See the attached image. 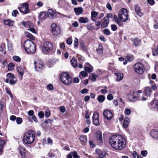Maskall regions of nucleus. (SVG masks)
<instances>
[{
	"label": "nucleus",
	"instance_id": "1",
	"mask_svg": "<svg viewBox=\"0 0 158 158\" xmlns=\"http://www.w3.org/2000/svg\"><path fill=\"white\" fill-rule=\"evenodd\" d=\"M109 141L111 147L116 150H122L126 146V139L120 135H111L110 137Z\"/></svg>",
	"mask_w": 158,
	"mask_h": 158
},
{
	"label": "nucleus",
	"instance_id": "57",
	"mask_svg": "<svg viewBox=\"0 0 158 158\" xmlns=\"http://www.w3.org/2000/svg\"><path fill=\"white\" fill-rule=\"evenodd\" d=\"M87 28L89 30H91L94 29V28L91 24H89L87 25Z\"/></svg>",
	"mask_w": 158,
	"mask_h": 158
},
{
	"label": "nucleus",
	"instance_id": "60",
	"mask_svg": "<svg viewBox=\"0 0 158 158\" xmlns=\"http://www.w3.org/2000/svg\"><path fill=\"white\" fill-rule=\"evenodd\" d=\"M47 89L49 90H52L54 89V87L52 85L49 84L47 85Z\"/></svg>",
	"mask_w": 158,
	"mask_h": 158
},
{
	"label": "nucleus",
	"instance_id": "42",
	"mask_svg": "<svg viewBox=\"0 0 158 158\" xmlns=\"http://www.w3.org/2000/svg\"><path fill=\"white\" fill-rule=\"evenodd\" d=\"M33 26V25L31 23L30 26H29V28L28 29V30L30 31L31 32L34 33H36L37 32L36 31L35 29L34 28L32 27Z\"/></svg>",
	"mask_w": 158,
	"mask_h": 158
},
{
	"label": "nucleus",
	"instance_id": "17",
	"mask_svg": "<svg viewBox=\"0 0 158 158\" xmlns=\"http://www.w3.org/2000/svg\"><path fill=\"white\" fill-rule=\"evenodd\" d=\"M47 14L48 15V17L52 19H53L55 18L56 16V14L52 9L48 10Z\"/></svg>",
	"mask_w": 158,
	"mask_h": 158
},
{
	"label": "nucleus",
	"instance_id": "2",
	"mask_svg": "<svg viewBox=\"0 0 158 158\" xmlns=\"http://www.w3.org/2000/svg\"><path fill=\"white\" fill-rule=\"evenodd\" d=\"M35 133L32 130H29L24 135L23 141L24 143L26 144H30L34 141Z\"/></svg>",
	"mask_w": 158,
	"mask_h": 158
},
{
	"label": "nucleus",
	"instance_id": "16",
	"mask_svg": "<svg viewBox=\"0 0 158 158\" xmlns=\"http://www.w3.org/2000/svg\"><path fill=\"white\" fill-rule=\"evenodd\" d=\"M151 107L154 110L158 111V101L154 100L151 102Z\"/></svg>",
	"mask_w": 158,
	"mask_h": 158
},
{
	"label": "nucleus",
	"instance_id": "48",
	"mask_svg": "<svg viewBox=\"0 0 158 158\" xmlns=\"http://www.w3.org/2000/svg\"><path fill=\"white\" fill-rule=\"evenodd\" d=\"M93 69V68L92 66H91L90 68L85 67L84 68V69L88 73H91L92 72V69Z\"/></svg>",
	"mask_w": 158,
	"mask_h": 158
},
{
	"label": "nucleus",
	"instance_id": "51",
	"mask_svg": "<svg viewBox=\"0 0 158 158\" xmlns=\"http://www.w3.org/2000/svg\"><path fill=\"white\" fill-rule=\"evenodd\" d=\"M16 120L17 123L18 124H21L22 122V119L21 118L18 117L16 118Z\"/></svg>",
	"mask_w": 158,
	"mask_h": 158
},
{
	"label": "nucleus",
	"instance_id": "27",
	"mask_svg": "<svg viewBox=\"0 0 158 158\" xmlns=\"http://www.w3.org/2000/svg\"><path fill=\"white\" fill-rule=\"evenodd\" d=\"M79 139L82 144H85L87 141V136L84 135H81L79 138Z\"/></svg>",
	"mask_w": 158,
	"mask_h": 158
},
{
	"label": "nucleus",
	"instance_id": "11",
	"mask_svg": "<svg viewBox=\"0 0 158 158\" xmlns=\"http://www.w3.org/2000/svg\"><path fill=\"white\" fill-rule=\"evenodd\" d=\"M52 32L54 35H58L61 32V29L60 27L55 23H53L51 25Z\"/></svg>",
	"mask_w": 158,
	"mask_h": 158
},
{
	"label": "nucleus",
	"instance_id": "3",
	"mask_svg": "<svg viewBox=\"0 0 158 158\" xmlns=\"http://www.w3.org/2000/svg\"><path fill=\"white\" fill-rule=\"evenodd\" d=\"M24 47L28 53H34L36 50L35 44L30 40H26L24 43Z\"/></svg>",
	"mask_w": 158,
	"mask_h": 158
},
{
	"label": "nucleus",
	"instance_id": "20",
	"mask_svg": "<svg viewBox=\"0 0 158 158\" xmlns=\"http://www.w3.org/2000/svg\"><path fill=\"white\" fill-rule=\"evenodd\" d=\"M103 21L102 23L101 22V26L102 28L107 27L109 22V20L108 17H105L103 19Z\"/></svg>",
	"mask_w": 158,
	"mask_h": 158
},
{
	"label": "nucleus",
	"instance_id": "33",
	"mask_svg": "<svg viewBox=\"0 0 158 158\" xmlns=\"http://www.w3.org/2000/svg\"><path fill=\"white\" fill-rule=\"evenodd\" d=\"M89 21V19L87 18H84V17H80L79 19V23H86Z\"/></svg>",
	"mask_w": 158,
	"mask_h": 158
},
{
	"label": "nucleus",
	"instance_id": "15",
	"mask_svg": "<svg viewBox=\"0 0 158 158\" xmlns=\"http://www.w3.org/2000/svg\"><path fill=\"white\" fill-rule=\"evenodd\" d=\"M139 96H137L135 92H134L132 94H130L128 95L129 101L131 102L136 101L138 99Z\"/></svg>",
	"mask_w": 158,
	"mask_h": 158
},
{
	"label": "nucleus",
	"instance_id": "45",
	"mask_svg": "<svg viewBox=\"0 0 158 158\" xmlns=\"http://www.w3.org/2000/svg\"><path fill=\"white\" fill-rule=\"evenodd\" d=\"M126 58L129 61H132L134 59V56L131 54L128 55L127 56Z\"/></svg>",
	"mask_w": 158,
	"mask_h": 158
},
{
	"label": "nucleus",
	"instance_id": "7",
	"mask_svg": "<svg viewBox=\"0 0 158 158\" xmlns=\"http://www.w3.org/2000/svg\"><path fill=\"white\" fill-rule=\"evenodd\" d=\"M53 48V44L49 41H46L43 44L42 50L45 53H47L51 52Z\"/></svg>",
	"mask_w": 158,
	"mask_h": 158
},
{
	"label": "nucleus",
	"instance_id": "36",
	"mask_svg": "<svg viewBox=\"0 0 158 158\" xmlns=\"http://www.w3.org/2000/svg\"><path fill=\"white\" fill-rule=\"evenodd\" d=\"M6 48L5 44L4 43H2L0 46V51L2 52V53L5 54L6 53V51L5 50Z\"/></svg>",
	"mask_w": 158,
	"mask_h": 158
},
{
	"label": "nucleus",
	"instance_id": "35",
	"mask_svg": "<svg viewBox=\"0 0 158 158\" xmlns=\"http://www.w3.org/2000/svg\"><path fill=\"white\" fill-rule=\"evenodd\" d=\"M130 122V119L128 118H126L124 120L123 126L125 128H127Z\"/></svg>",
	"mask_w": 158,
	"mask_h": 158
},
{
	"label": "nucleus",
	"instance_id": "62",
	"mask_svg": "<svg viewBox=\"0 0 158 158\" xmlns=\"http://www.w3.org/2000/svg\"><path fill=\"white\" fill-rule=\"evenodd\" d=\"M148 2L151 5H153L155 3V2L154 0H147Z\"/></svg>",
	"mask_w": 158,
	"mask_h": 158
},
{
	"label": "nucleus",
	"instance_id": "32",
	"mask_svg": "<svg viewBox=\"0 0 158 158\" xmlns=\"http://www.w3.org/2000/svg\"><path fill=\"white\" fill-rule=\"evenodd\" d=\"M70 62L71 65L74 68H77L78 66L77 61L75 58H73L70 60Z\"/></svg>",
	"mask_w": 158,
	"mask_h": 158
},
{
	"label": "nucleus",
	"instance_id": "37",
	"mask_svg": "<svg viewBox=\"0 0 158 158\" xmlns=\"http://www.w3.org/2000/svg\"><path fill=\"white\" fill-rule=\"evenodd\" d=\"M114 19L115 20L116 22L120 26H122L123 24L121 21H122L120 19L118 18V17L116 15H114Z\"/></svg>",
	"mask_w": 158,
	"mask_h": 158
},
{
	"label": "nucleus",
	"instance_id": "26",
	"mask_svg": "<svg viewBox=\"0 0 158 158\" xmlns=\"http://www.w3.org/2000/svg\"><path fill=\"white\" fill-rule=\"evenodd\" d=\"M152 91V89L149 87L147 86L145 87L144 92L147 96H149L150 95Z\"/></svg>",
	"mask_w": 158,
	"mask_h": 158
},
{
	"label": "nucleus",
	"instance_id": "8",
	"mask_svg": "<svg viewBox=\"0 0 158 158\" xmlns=\"http://www.w3.org/2000/svg\"><path fill=\"white\" fill-rule=\"evenodd\" d=\"M29 6V5L27 3L25 2L21 4L18 7V9L22 14H27L30 12Z\"/></svg>",
	"mask_w": 158,
	"mask_h": 158
},
{
	"label": "nucleus",
	"instance_id": "29",
	"mask_svg": "<svg viewBox=\"0 0 158 158\" xmlns=\"http://www.w3.org/2000/svg\"><path fill=\"white\" fill-rule=\"evenodd\" d=\"M6 76L8 78L5 80V82L6 83H9L12 79L14 75L11 73H9L7 74Z\"/></svg>",
	"mask_w": 158,
	"mask_h": 158
},
{
	"label": "nucleus",
	"instance_id": "53",
	"mask_svg": "<svg viewBox=\"0 0 158 158\" xmlns=\"http://www.w3.org/2000/svg\"><path fill=\"white\" fill-rule=\"evenodd\" d=\"M125 113L127 115H129L131 113V110L129 109L126 108L125 110Z\"/></svg>",
	"mask_w": 158,
	"mask_h": 158
},
{
	"label": "nucleus",
	"instance_id": "28",
	"mask_svg": "<svg viewBox=\"0 0 158 158\" xmlns=\"http://www.w3.org/2000/svg\"><path fill=\"white\" fill-rule=\"evenodd\" d=\"M19 153L22 158H25V156L26 150L24 148L19 147Z\"/></svg>",
	"mask_w": 158,
	"mask_h": 158
},
{
	"label": "nucleus",
	"instance_id": "58",
	"mask_svg": "<svg viewBox=\"0 0 158 158\" xmlns=\"http://www.w3.org/2000/svg\"><path fill=\"white\" fill-rule=\"evenodd\" d=\"M74 45L75 47H77L78 45V40L76 38L74 40Z\"/></svg>",
	"mask_w": 158,
	"mask_h": 158
},
{
	"label": "nucleus",
	"instance_id": "12",
	"mask_svg": "<svg viewBox=\"0 0 158 158\" xmlns=\"http://www.w3.org/2000/svg\"><path fill=\"white\" fill-rule=\"evenodd\" d=\"M99 113L96 111L94 112L92 118L93 123L96 126L99 125Z\"/></svg>",
	"mask_w": 158,
	"mask_h": 158
},
{
	"label": "nucleus",
	"instance_id": "44",
	"mask_svg": "<svg viewBox=\"0 0 158 158\" xmlns=\"http://www.w3.org/2000/svg\"><path fill=\"white\" fill-rule=\"evenodd\" d=\"M13 59L15 61L19 62L21 61V59L19 56H14L12 57Z\"/></svg>",
	"mask_w": 158,
	"mask_h": 158
},
{
	"label": "nucleus",
	"instance_id": "30",
	"mask_svg": "<svg viewBox=\"0 0 158 158\" xmlns=\"http://www.w3.org/2000/svg\"><path fill=\"white\" fill-rule=\"evenodd\" d=\"M116 76V80L119 81L122 80L123 77V75L122 73H120L115 74Z\"/></svg>",
	"mask_w": 158,
	"mask_h": 158
},
{
	"label": "nucleus",
	"instance_id": "54",
	"mask_svg": "<svg viewBox=\"0 0 158 158\" xmlns=\"http://www.w3.org/2000/svg\"><path fill=\"white\" fill-rule=\"evenodd\" d=\"M38 115L40 118H42L44 116V113L43 111H40L39 112Z\"/></svg>",
	"mask_w": 158,
	"mask_h": 158
},
{
	"label": "nucleus",
	"instance_id": "39",
	"mask_svg": "<svg viewBox=\"0 0 158 158\" xmlns=\"http://www.w3.org/2000/svg\"><path fill=\"white\" fill-rule=\"evenodd\" d=\"M24 35L26 36L31 40H35V37L31 34L27 32H24Z\"/></svg>",
	"mask_w": 158,
	"mask_h": 158
},
{
	"label": "nucleus",
	"instance_id": "55",
	"mask_svg": "<svg viewBox=\"0 0 158 158\" xmlns=\"http://www.w3.org/2000/svg\"><path fill=\"white\" fill-rule=\"evenodd\" d=\"M22 24L25 27H26L27 25H28L29 26L31 24V23L29 22L27 23L24 21L22 22Z\"/></svg>",
	"mask_w": 158,
	"mask_h": 158
},
{
	"label": "nucleus",
	"instance_id": "63",
	"mask_svg": "<svg viewBox=\"0 0 158 158\" xmlns=\"http://www.w3.org/2000/svg\"><path fill=\"white\" fill-rule=\"evenodd\" d=\"M107 98L108 100H111L113 99V97L111 94H109L107 96Z\"/></svg>",
	"mask_w": 158,
	"mask_h": 158
},
{
	"label": "nucleus",
	"instance_id": "50",
	"mask_svg": "<svg viewBox=\"0 0 158 158\" xmlns=\"http://www.w3.org/2000/svg\"><path fill=\"white\" fill-rule=\"evenodd\" d=\"M71 154H73V158H80L79 156L78 155L76 152L74 151L71 152Z\"/></svg>",
	"mask_w": 158,
	"mask_h": 158
},
{
	"label": "nucleus",
	"instance_id": "52",
	"mask_svg": "<svg viewBox=\"0 0 158 158\" xmlns=\"http://www.w3.org/2000/svg\"><path fill=\"white\" fill-rule=\"evenodd\" d=\"M104 34L107 35H109L110 34V32L109 30L107 29H105L103 31Z\"/></svg>",
	"mask_w": 158,
	"mask_h": 158
},
{
	"label": "nucleus",
	"instance_id": "59",
	"mask_svg": "<svg viewBox=\"0 0 158 158\" xmlns=\"http://www.w3.org/2000/svg\"><path fill=\"white\" fill-rule=\"evenodd\" d=\"M111 27V30L113 31H115L117 30V27L116 25L115 24H112Z\"/></svg>",
	"mask_w": 158,
	"mask_h": 158
},
{
	"label": "nucleus",
	"instance_id": "6",
	"mask_svg": "<svg viewBox=\"0 0 158 158\" xmlns=\"http://www.w3.org/2000/svg\"><path fill=\"white\" fill-rule=\"evenodd\" d=\"M60 79L61 82L65 85L70 84L72 81V78L66 73H61Z\"/></svg>",
	"mask_w": 158,
	"mask_h": 158
},
{
	"label": "nucleus",
	"instance_id": "34",
	"mask_svg": "<svg viewBox=\"0 0 158 158\" xmlns=\"http://www.w3.org/2000/svg\"><path fill=\"white\" fill-rule=\"evenodd\" d=\"M5 144L4 140L0 139V155L2 154V152L3 151V148Z\"/></svg>",
	"mask_w": 158,
	"mask_h": 158
},
{
	"label": "nucleus",
	"instance_id": "22",
	"mask_svg": "<svg viewBox=\"0 0 158 158\" xmlns=\"http://www.w3.org/2000/svg\"><path fill=\"white\" fill-rule=\"evenodd\" d=\"M48 15L45 12H40L38 15V18L40 19H44L47 18Z\"/></svg>",
	"mask_w": 158,
	"mask_h": 158
},
{
	"label": "nucleus",
	"instance_id": "49",
	"mask_svg": "<svg viewBox=\"0 0 158 158\" xmlns=\"http://www.w3.org/2000/svg\"><path fill=\"white\" fill-rule=\"evenodd\" d=\"M14 67V65L12 63H10L8 65V69L9 71H11L12 70Z\"/></svg>",
	"mask_w": 158,
	"mask_h": 158
},
{
	"label": "nucleus",
	"instance_id": "18",
	"mask_svg": "<svg viewBox=\"0 0 158 158\" xmlns=\"http://www.w3.org/2000/svg\"><path fill=\"white\" fill-rule=\"evenodd\" d=\"M96 139L99 143H103L102 137V132L98 131L96 132Z\"/></svg>",
	"mask_w": 158,
	"mask_h": 158
},
{
	"label": "nucleus",
	"instance_id": "40",
	"mask_svg": "<svg viewBox=\"0 0 158 158\" xmlns=\"http://www.w3.org/2000/svg\"><path fill=\"white\" fill-rule=\"evenodd\" d=\"M105 97L102 95H99L97 98L98 101L100 103L103 102L105 100Z\"/></svg>",
	"mask_w": 158,
	"mask_h": 158
},
{
	"label": "nucleus",
	"instance_id": "56",
	"mask_svg": "<svg viewBox=\"0 0 158 158\" xmlns=\"http://www.w3.org/2000/svg\"><path fill=\"white\" fill-rule=\"evenodd\" d=\"M147 153L148 152L146 150L142 151L141 152V154L143 157L146 156Z\"/></svg>",
	"mask_w": 158,
	"mask_h": 158
},
{
	"label": "nucleus",
	"instance_id": "13",
	"mask_svg": "<svg viewBox=\"0 0 158 158\" xmlns=\"http://www.w3.org/2000/svg\"><path fill=\"white\" fill-rule=\"evenodd\" d=\"M104 117L107 120L111 119L113 117L112 113L109 110H105L103 113Z\"/></svg>",
	"mask_w": 158,
	"mask_h": 158
},
{
	"label": "nucleus",
	"instance_id": "24",
	"mask_svg": "<svg viewBox=\"0 0 158 158\" xmlns=\"http://www.w3.org/2000/svg\"><path fill=\"white\" fill-rule=\"evenodd\" d=\"M131 40L133 42L134 45L135 47L139 46L141 44V40L138 38H136L135 39H131Z\"/></svg>",
	"mask_w": 158,
	"mask_h": 158
},
{
	"label": "nucleus",
	"instance_id": "43",
	"mask_svg": "<svg viewBox=\"0 0 158 158\" xmlns=\"http://www.w3.org/2000/svg\"><path fill=\"white\" fill-rule=\"evenodd\" d=\"M8 47L9 51L12 52L13 50V44L10 41L8 42Z\"/></svg>",
	"mask_w": 158,
	"mask_h": 158
},
{
	"label": "nucleus",
	"instance_id": "10",
	"mask_svg": "<svg viewBox=\"0 0 158 158\" xmlns=\"http://www.w3.org/2000/svg\"><path fill=\"white\" fill-rule=\"evenodd\" d=\"M35 68V70L40 71L45 68V64L43 61L41 60H38L34 61Z\"/></svg>",
	"mask_w": 158,
	"mask_h": 158
},
{
	"label": "nucleus",
	"instance_id": "64",
	"mask_svg": "<svg viewBox=\"0 0 158 158\" xmlns=\"http://www.w3.org/2000/svg\"><path fill=\"white\" fill-rule=\"evenodd\" d=\"M153 55L154 56H156L158 55V45L157 48L155 50H153Z\"/></svg>",
	"mask_w": 158,
	"mask_h": 158
},
{
	"label": "nucleus",
	"instance_id": "14",
	"mask_svg": "<svg viewBox=\"0 0 158 158\" xmlns=\"http://www.w3.org/2000/svg\"><path fill=\"white\" fill-rule=\"evenodd\" d=\"M96 154L98 155V158H103L106 155V152L104 150H100L97 149L95 150Z\"/></svg>",
	"mask_w": 158,
	"mask_h": 158
},
{
	"label": "nucleus",
	"instance_id": "4",
	"mask_svg": "<svg viewBox=\"0 0 158 158\" xmlns=\"http://www.w3.org/2000/svg\"><path fill=\"white\" fill-rule=\"evenodd\" d=\"M118 18L123 22L127 21L128 18L127 10L124 8L122 9L119 12Z\"/></svg>",
	"mask_w": 158,
	"mask_h": 158
},
{
	"label": "nucleus",
	"instance_id": "41",
	"mask_svg": "<svg viewBox=\"0 0 158 158\" xmlns=\"http://www.w3.org/2000/svg\"><path fill=\"white\" fill-rule=\"evenodd\" d=\"M97 51L99 54H102L103 49L102 46V45H99L98 48L97 49Z\"/></svg>",
	"mask_w": 158,
	"mask_h": 158
},
{
	"label": "nucleus",
	"instance_id": "5",
	"mask_svg": "<svg viewBox=\"0 0 158 158\" xmlns=\"http://www.w3.org/2000/svg\"><path fill=\"white\" fill-rule=\"evenodd\" d=\"M133 68L135 73L138 74H143L145 70L143 64L139 62L136 63L134 65Z\"/></svg>",
	"mask_w": 158,
	"mask_h": 158
},
{
	"label": "nucleus",
	"instance_id": "9",
	"mask_svg": "<svg viewBox=\"0 0 158 158\" xmlns=\"http://www.w3.org/2000/svg\"><path fill=\"white\" fill-rule=\"evenodd\" d=\"M99 12L96 11H92L91 12V19L93 22H95L98 19H101L104 16L102 13L99 14Z\"/></svg>",
	"mask_w": 158,
	"mask_h": 158
},
{
	"label": "nucleus",
	"instance_id": "21",
	"mask_svg": "<svg viewBox=\"0 0 158 158\" xmlns=\"http://www.w3.org/2000/svg\"><path fill=\"white\" fill-rule=\"evenodd\" d=\"M134 7L135 12L138 16L141 17L143 15V13L141 11V10L138 5H135Z\"/></svg>",
	"mask_w": 158,
	"mask_h": 158
},
{
	"label": "nucleus",
	"instance_id": "47",
	"mask_svg": "<svg viewBox=\"0 0 158 158\" xmlns=\"http://www.w3.org/2000/svg\"><path fill=\"white\" fill-rule=\"evenodd\" d=\"M5 90H6V93L10 95V97L11 98H13V96L12 94L11 93L9 89L7 87H6L5 88Z\"/></svg>",
	"mask_w": 158,
	"mask_h": 158
},
{
	"label": "nucleus",
	"instance_id": "19",
	"mask_svg": "<svg viewBox=\"0 0 158 158\" xmlns=\"http://www.w3.org/2000/svg\"><path fill=\"white\" fill-rule=\"evenodd\" d=\"M151 136L153 138L158 140V131L156 129L152 130L150 132Z\"/></svg>",
	"mask_w": 158,
	"mask_h": 158
},
{
	"label": "nucleus",
	"instance_id": "31",
	"mask_svg": "<svg viewBox=\"0 0 158 158\" xmlns=\"http://www.w3.org/2000/svg\"><path fill=\"white\" fill-rule=\"evenodd\" d=\"M4 24L10 26H12L13 25L14 22L9 19L4 20L3 21Z\"/></svg>",
	"mask_w": 158,
	"mask_h": 158
},
{
	"label": "nucleus",
	"instance_id": "23",
	"mask_svg": "<svg viewBox=\"0 0 158 158\" xmlns=\"http://www.w3.org/2000/svg\"><path fill=\"white\" fill-rule=\"evenodd\" d=\"M74 10L77 15H79L83 13V10L82 7H79L75 8Z\"/></svg>",
	"mask_w": 158,
	"mask_h": 158
},
{
	"label": "nucleus",
	"instance_id": "25",
	"mask_svg": "<svg viewBox=\"0 0 158 158\" xmlns=\"http://www.w3.org/2000/svg\"><path fill=\"white\" fill-rule=\"evenodd\" d=\"M25 68L24 67H18L17 68V71L19 74L21 76V78H22L23 76L24 73V71Z\"/></svg>",
	"mask_w": 158,
	"mask_h": 158
},
{
	"label": "nucleus",
	"instance_id": "46",
	"mask_svg": "<svg viewBox=\"0 0 158 158\" xmlns=\"http://www.w3.org/2000/svg\"><path fill=\"white\" fill-rule=\"evenodd\" d=\"M13 77L12 79L9 82L11 85H14L17 81V79L14 76Z\"/></svg>",
	"mask_w": 158,
	"mask_h": 158
},
{
	"label": "nucleus",
	"instance_id": "38",
	"mask_svg": "<svg viewBox=\"0 0 158 158\" xmlns=\"http://www.w3.org/2000/svg\"><path fill=\"white\" fill-rule=\"evenodd\" d=\"M98 77V76L94 73H92L91 75L89 76V79L92 81H95L96 80L97 78Z\"/></svg>",
	"mask_w": 158,
	"mask_h": 158
},
{
	"label": "nucleus",
	"instance_id": "61",
	"mask_svg": "<svg viewBox=\"0 0 158 158\" xmlns=\"http://www.w3.org/2000/svg\"><path fill=\"white\" fill-rule=\"evenodd\" d=\"M18 13V11L16 10H14L12 13V15L13 16L16 17L17 14Z\"/></svg>",
	"mask_w": 158,
	"mask_h": 158
}]
</instances>
